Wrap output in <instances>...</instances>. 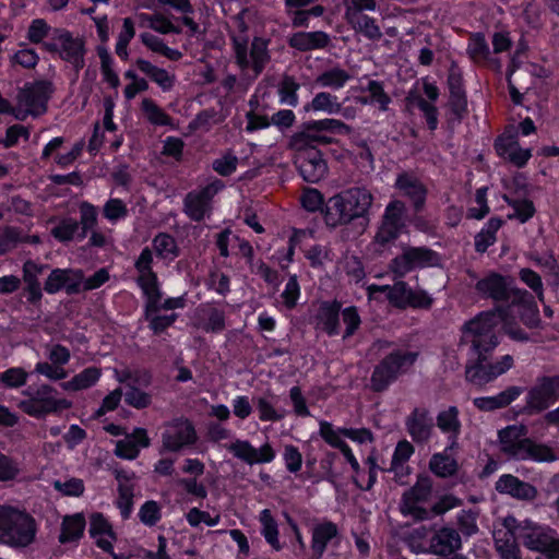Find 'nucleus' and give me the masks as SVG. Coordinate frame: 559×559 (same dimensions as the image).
Returning <instances> with one entry per match:
<instances>
[{
	"label": "nucleus",
	"mask_w": 559,
	"mask_h": 559,
	"mask_svg": "<svg viewBox=\"0 0 559 559\" xmlns=\"http://www.w3.org/2000/svg\"><path fill=\"white\" fill-rule=\"evenodd\" d=\"M500 452L514 461H535L550 463L559 460V448L538 443L527 437L524 425H511L498 432Z\"/></svg>",
	"instance_id": "nucleus-1"
},
{
	"label": "nucleus",
	"mask_w": 559,
	"mask_h": 559,
	"mask_svg": "<svg viewBox=\"0 0 559 559\" xmlns=\"http://www.w3.org/2000/svg\"><path fill=\"white\" fill-rule=\"evenodd\" d=\"M506 316V309L484 311L462 326L460 345H467L473 357H486L498 346L499 340L495 333L499 320Z\"/></svg>",
	"instance_id": "nucleus-2"
},
{
	"label": "nucleus",
	"mask_w": 559,
	"mask_h": 559,
	"mask_svg": "<svg viewBox=\"0 0 559 559\" xmlns=\"http://www.w3.org/2000/svg\"><path fill=\"white\" fill-rule=\"evenodd\" d=\"M37 524L35 519L11 506H0V544L14 549H23L36 539Z\"/></svg>",
	"instance_id": "nucleus-3"
},
{
	"label": "nucleus",
	"mask_w": 559,
	"mask_h": 559,
	"mask_svg": "<svg viewBox=\"0 0 559 559\" xmlns=\"http://www.w3.org/2000/svg\"><path fill=\"white\" fill-rule=\"evenodd\" d=\"M153 252L148 247H145L138 260L135 261V269L139 272L138 284L142 288L147 298L145 306V316L148 318L151 314L156 313L160 309H176L183 307V299L168 298L160 304L162 294L158 288L157 276L152 270Z\"/></svg>",
	"instance_id": "nucleus-4"
},
{
	"label": "nucleus",
	"mask_w": 559,
	"mask_h": 559,
	"mask_svg": "<svg viewBox=\"0 0 559 559\" xmlns=\"http://www.w3.org/2000/svg\"><path fill=\"white\" fill-rule=\"evenodd\" d=\"M418 356L417 352L402 348L393 349L373 367L370 377V389L376 393L388 390L400 377L413 369Z\"/></svg>",
	"instance_id": "nucleus-5"
},
{
	"label": "nucleus",
	"mask_w": 559,
	"mask_h": 559,
	"mask_svg": "<svg viewBox=\"0 0 559 559\" xmlns=\"http://www.w3.org/2000/svg\"><path fill=\"white\" fill-rule=\"evenodd\" d=\"M475 290L483 298L510 305L523 302L530 296L527 290L515 286L513 277L497 272H488L483 278L478 280L475 284Z\"/></svg>",
	"instance_id": "nucleus-6"
},
{
	"label": "nucleus",
	"mask_w": 559,
	"mask_h": 559,
	"mask_svg": "<svg viewBox=\"0 0 559 559\" xmlns=\"http://www.w3.org/2000/svg\"><path fill=\"white\" fill-rule=\"evenodd\" d=\"M22 394L27 399L19 402V408L35 418L72 407V402L67 399H58V391L49 384H40L37 389L28 388Z\"/></svg>",
	"instance_id": "nucleus-7"
},
{
	"label": "nucleus",
	"mask_w": 559,
	"mask_h": 559,
	"mask_svg": "<svg viewBox=\"0 0 559 559\" xmlns=\"http://www.w3.org/2000/svg\"><path fill=\"white\" fill-rule=\"evenodd\" d=\"M368 292L371 297H374L377 293H385L390 304L401 309L406 307L427 309L432 304V298L425 290H413L402 281L396 282L393 286L371 285Z\"/></svg>",
	"instance_id": "nucleus-8"
},
{
	"label": "nucleus",
	"mask_w": 559,
	"mask_h": 559,
	"mask_svg": "<svg viewBox=\"0 0 559 559\" xmlns=\"http://www.w3.org/2000/svg\"><path fill=\"white\" fill-rule=\"evenodd\" d=\"M447 84L450 94L448 100L450 114L447 122L453 129L462 122L467 114V97L463 84V73L455 61H452L449 68Z\"/></svg>",
	"instance_id": "nucleus-9"
},
{
	"label": "nucleus",
	"mask_w": 559,
	"mask_h": 559,
	"mask_svg": "<svg viewBox=\"0 0 559 559\" xmlns=\"http://www.w3.org/2000/svg\"><path fill=\"white\" fill-rule=\"evenodd\" d=\"M559 400V374L540 376L527 391L524 409L528 414L542 413Z\"/></svg>",
	"instance_id": "nucleus-10"
},
{
	"label": "nucleus",
	"mask_w": 559,
	"mask_h": 559,
	"mask_svg": "<svg viewBox=\"0 0 559 559\" xmlns=\"http://www.w3.org/2000/svg\"><path fill=\"white\" fill-rule=\"evenodd\" d=\"M236 63L241 70H246L252 66L255 76H258L265 66L269 63L271 56L267 49L269 41L254 37L250 47V59L248 58L247 39L238 37L233 38Z\"/></svg>",
	"instance_id": "nucleus-11"
},
{
	"label": "nucleus",
	"mask_w": 559,
	"mask_h": 559,
	"mask_svg": "<svg viewBox=\"0 0 559 559\" xmlns=\"http://www.w3.org/2000/svg\"><path fill=\"white\" fill-rule=\"evenodd\" d=\"M522 534V544L530 550L544 554L549 559H559V536L548 526L531 521Z\"/></svg>",
	"instance_id": "nucleus-12"
},
{
	"label": "nucleus",
	"mask_w": 559,
	"mask_h": 559,
	"mask_svg": "<svg viewBox=\"0 0 559 559\" xmlns=\"http://www.w3.org/2000/svg\"><path fill=\"white\" fill-rule=\"evenodd\" d=\"M432 489V481L429 476L420 475L416 484L405 491L402 497L401 512L411 515L417 521L431 518V511L419 506L429 499Z\"/></svg>",
	"instance_id": "nucleus-13"
},
{
	"label": "nucleus",
	"mask_w": 559,
	"mask_h": 559,
	"mask_svg": "<svg viewBox=\"0 0 559 559\" xmlns=\"http://www.w3.org/2000/svg\"><path fill=\"white\" fill-rule=\"evenodd\" d=\"M53 91L55 87L50 81L39 80L26 83L17 92V105L29 108L31 116L38 117L47 111V104Z\"/></svg>",
	"instance_id": "nucleus-14"
},
{
	"label": "nucleus",
	"mask_w": 559,
	"mask_h": 559,
	"mask_svg": "<svg viewBox=\"0 0 559 559\" xmlns=\"http://www.w3.org/2000/svg\"><path fill=\"white\" fill-rule=\"evenodd\" d=\"M490 354L486 357H474L475 362L466 366L465 377L466 380L476 385L484 386L493 381L496 378L508 371L513 366V358L511 355H506L496 364H485Z\"/></svg>",
	"instance_id": "nucleus-15"
},
{
	"label": "nucleus",
	"mask_w": 559,
	"mask_h": 559,
	"mask_svg": "<svg viewBox=\"0 0 559 559\" xmlns=\"http://www.w3.org/2000/svg\"><path fill=\"white\" fill-rule=\"evenodd\" d=\"M438 254L426 247H405L402 254L395 257L390 264L391 271L397 276H404L416 267L435 265Z\"/></svg>",
	"instance_id": "nucleus-16"
},
{
	"label": "nucleus",
	"mask_w": 559,
	"mask_h": 559,
	"mask_svg": "<svg viewBox=\"0 0 559 559\" xmlns=\"http://www.w3.org/2000/svg\"><path fill=\"white\" fill-rule=\"evenodd\" d=\"M52 38L60 44L59 57L70 62L75 71L84 68L85 40L83 37H74L66 28H53Z\"/></svg>",
	"instance_id": "nucleus-17"
},
{
	"label": "nucleus",
	"mask_w": 559,
	"mask_h": 559,
	"mask_svg": "<svg viewBox=\"0 0 559 559\" xmlns=\"http://www.w3.org/2000/svg\"><path fill=\"white\" fill-rule=\"evenodd\" d=\"M296 153L295 165L305 181L316 183L325 176L328 166L321 151L308 150Z\"/></svg>",
	"instance_id": "nucleus-18"
},
{
	"label": "nucleus",
	"mask_w": 559,
	"mask_h": 559,
	"mask_svg": "<svg viewBox=\"0 0 559 559\" xmlns=\"http://www.w3.org/2000/svg\"><path fill=\"white\" fill-rule=\"evenodd\" d=\"M82 281V271L55 269L48 275L44 289L48 294H56L61 289H66L68 295H73L80 292Z\"/></svg>",
	"instance_id": "nucleus-19"
},
{
	"label": "nucleus",
	"mask_w": 559,
	"mask_h": 559,
	"mask_svg": "<svg viewBox=\"0 0 559 559\" xmlns=\"http://www.w3.org/2000/svg\"><path fill=\"white\" fill-rule=\"evenodd\" d=\"M461 548L462 538L456 528L442 526L432 531L429 554L439 557H448L455 554Z\"/></svg>",
	"instance_id": "nucleus-20"
},
{
	"label": "nucleus",
	"mask_w": 559,
	"mask_h": 559,
	"mask_svg": "<svg viewBox=\"0 0 559 559\" xmlns=\"http://www.w3.org/2000/svg\"><path fill=\"white\" fill-rule=\"evenodd\" d=\"M405 427L414 442H427L433 429V419L429 409L426 407H415L406 417Z\"/></svg>",
	"instance_id": "nucleus-21"
},
{
	"label": "nucleus",
	"mask_w": 559,
	"mask_h": 559,
	"mask_svg": "<svg viewBox=\"0 0 559 559\" xmlns=\"http://www.w3.org/2000/svg\"><path fill=\"white\" fill-rule=\"evenodd\" d=\"M218 188L207 185L199 191L189 192L185 198V213L194 222H201L211 210V201Z\"/></svg>",
	"instance_id": "nucleus-22"
},
{
	"label": "nucleus",
	"mask_w": 559,
	"mask_h": 559,
	"mask_svg": "<svg viewBox=\"0 0 559 559\" xmlns=\"http://www.w3.org/2000/svg\"><path fill=\"white\" fill-rule=\"evenodd\" d=\"M495 489L501 495H509L521 501H533L538 496L535 486L512 474L501 475L496 481Z\"/></svg>",
	"instance_id": "nucleus-23"
},
{
	"label": "nucleus",
	"mask_w": 559,
	"mask_h": 559,
	"mask_svg": "<svg viewBox=\"0 0 559 559\" xmlns=\"http://www.w3.org/2000/svg\"><path fill=\"white\" fill-rule=\"evenodd\" d=\"M227 450L249 465L270 463L275 457V452L270 443H264L261 448L255 449L249 441L236 440L227 445Z\"/></svg>",
	"instance_id": "nucleus-24"
},
{
	"label": "nucleus",
	"mask_w": 559,
	"mask_h": 559,
	"mask_svg": "<svg viewBox=\"0 0 559 559\" xmlns=\"http://www.w3.org/2000/svg\"><path fill=\"white\" fill-rule=\"evenodd\" d=\"M195 440L194 427L188 420L176 421L163 433V447L173 452L179 451L185 445L193 444Z\"/></svg>",
	"instance_id": "nucleus-25"
},
{
	"label": "nucleus",
	"mask_w": 559,
	"mask_h": 559,
	"mask_svg": "<svg viewBox=\"0 0 559 559\" xmlns=\"http://www.w3.org/2000/svg\"><path fill=\"white\" fill-rule=\"evenodd\" d=\"M47 269L48 265L36 263L33 260H27L23 264L24 293L26 294L27 301L32 305H38L43 298V290L38 278Z\"/></svg>",
	"instance_id": "nucleus-26"
},
{
	"label": "nucleus",
	"mask_w": 559,
	"mask_h": 559,
	"mask_svg": "<svg viewBox=\"0 0 559 559\" xmlns=\"http://www.w3.org/2000/svg\"><path fill=\"white\" fill-rule=\"evenodd\" d=\"M353 219L367 218L373 197L364 187H354L341 192Z\"/></svg>",
	"instance_id": "nucleus-27"
},
{
	"label": "nucleus",
	"mask_w": 559,
	"mask_h": 559,
	"mask_svg": "<svg viewBox=\"0 0 559 559\" xmlns=\"http://www.w3.org/2000/svg\"><path fill=\"white\" fill-rule=\"evenodd\" d=\"M122 440L116 442V456L124 460H134L139 456L140 448H148L151 440L144 428H135L131 433H124Z\"/></svg>",
	"instance_id": "nucleus-28"
},
{
	"label": "nucleus",
	"mask_w": 559,
	"mask_h": 559,
	"mask_svg": "<svg viewBox=\"0 0 559 559\" xmlns=\"http://www.w3.org/2000/svg\"><path fill=\"white\" fill-rule=\"evenodd\" d=\"M289 47L307 52L317 49H325L331 45V37L323 31L297 32L288 38Z\"/></svg>",
	"instance_id": "nucleus-29"
},
{
	"label": "nucleus",
	"mask_w": 559,
	"mask_h": 559,
	"mask_svg": "<svg viewBox=\"0 0 559 559\" xmlns=\"http://www.w3.org/2000/svg\"><path fill=\"white\" fill-rule=\"evenodd\" d=\"M395 187L412 200L415 212L423 211L427 189L418 178L407 173L400 174L396 178Z\"/></svg>",
	"instance_id": "nucleus-30"
},
{
	"label": "nucleus",
	"mask_w": 559,
	"mask_h": 559,
	"mask_svg": "<svg viewBox=\"0 0 559 559\" xmlns=\"http://www.w3.org/2000/svg\"><path fill=\"white\" fill-rule=\"evenodd\" d=\"M322 213L325 224L331 228L347 225L354 221L341 192L325 202Z\"/></svg>",
	"instance_id": "nucleus-31"
},
{
	"label": "nucleus",
	"mask_w": 559,
	"mask_h": 559,
	"mask_svg": "<svg viewBox=\"0 0 559 559\" xmlns=\"http://www.w3.org/2000/svg\"><path fill=\"white\" fill-rule=\"evenodd\" d=\"M437 427L445 435L450 441L447 450H453L457 447V439L461 433V421L459 419V409L456 406H449L437 415Z\"/></svg>",
	"instance_id": "nucleus-32"
},
{
	"label": "nucleus",
	"mask_w": 559,
	"mask_h": 559,
	"mask_svg": "<svg viewBox=\"0 0 559 559\" xmlns=\"http://www.w3.org/2000/svg\"><path fill=\"white\" fill-rule=\"evenodd\" d=\"M523 388L512 385L495 396L476 397L474 400V405L479 411L492 412L510 405L523 393Z\"/></svg>",
	"instance_id": "nucleus-33"
},
{
	"label": "nucleus",
	"mask_w": 559,
	"mask_h": 559,
	"mask_svg": "<svg viewBox=\"0 0 559 559\" xmlns=\"http://www.w3.org/2000/svg\"><path fill=\"white\" fill-rule=\"evenodd\" d=\"M341 304L337 301H324L320 305L317 319V328L328 335H336L340 330Z\"/></svg>",
	"instance_id": "nucleus-34"
},
{
	"label": "nucleus",
	"mask_w": 559,
	"mask_h": 559,
	"mask_svg": "<svg viewBox=\"0 0 559 559\" xmlns=\"http://www.w3.org/2000/svg\"><path fill=\"white\" fill-rule=\"evenodd\" d=\"M345 16L352 27L361 33L365 37L370 40H379L382 37L380 27L376 24V21L368 15L356 11H346Z\"/></svg>",
	"instance_id": "nucleus-35"
},
{
	"label": "nucleus",
	"mask_w": 559,
	"mask_h": 559,
	"mask_svg": "<svg viewBox=\"0 0 559 559\" xmlns=\"http://www.w3.org/2000/svg\"><path fill=\"white\" fill-rule=\"evenodd\" d=\"M338 530L333 522H323L318 524L312 530L311 549L316 559H320L328 546V543L336 537Z\"/></svg>",
	"instance_id": "nucleus-36"
},
{
	"label": "nucleus",
	"mask_w": 559,
	"mask_h": 559,
	"mask_svg": "<svg viewBox=\"0 0 559 559\" xmlns=\"http://www.w3.org/2000/svg\"><path fill=\"white\" fill-rule=\"evenodd\" d=\"M312 121L302 123L301 130L296 132L290 138V147L296 152H304L308 150H318V141L320 131L311 127Z\"/></svg>",
	"instance_id": "nucleus-37"
},
{
	"label": "nucleus",
	"mask_w": 559,
	"mask_h": 559,
	"mask_svg": "<svg viewBox=\"0 0 559 559\" xmlns=\"http://www.w3.org/2000/svg\"><path fill=\"white\" fill-rule=\"evenodd\" d=\"M152 246L155 254L163 260L174 261L180 253L176 239L167 233L157 234Z\"/></svg>",
	"instance_id": "nucleus-38"
},
{
	"label": "nucleus",
	"mask_w": 559,
	"mask_h": 559,
	"mask_svg": "<svg viewBox=\"0 0 559 559\" xmlns=\"http://www.w3.org/2000/svg\"><path fill=\"white\" fill-rule=\"evenodd\" d=\"M84 528L85 519L82 514L78 513L64 516L59 542L61 544H67L69 542L78 540L83 535Z\"/></svg>",
	"instance_id": "nucleus-39"
},
{
	"label": "nucleus",
	"mask_w": 559,
	"mask_h": 559,
	"mask_svg": "<svg viewBox=\"0 0 559 559\" xmlns=\"http://www.w3.org/2000/svg\"><path fill=\"white\" fill-rule=\"evenodd\" d=\"M100 377V369L88 367L75 374L70 381L62 382L61 388L66 391H81L94 385Z\"/></svg>",
	"instance_id": "nucleus-40"
},
{
	"label": "nucleus",
	"mask_w": 559,
	"mask_h": 559,
	"mask_svg": "<svg viewBox=\"0 0 559 559\" xmlns=\"http://www.w3.org/2000/svg\"><path fill=\"white\" fill-rule=\"evenodd\" d=\"M136 67L140 71L148 75L164 91H168L173 87L175 78L170 76L165 69H160L144 59H138Z\"/></svg>",
	"instance_id": "nucleus-41"
},
{
	"label": "nucleus",
	"mask_w": 559,
	"mask_h": 559,
	"mask_svg": "<svg viewBox=\"0 0 559 559\" xmlns=\"http://www.w3.org/2000/svg\"><path fill=\"white\" fill-rule=\"evenodd\" d=\"M516 306L520 308L519 318L526 328L537 329L540 326L542 320L539 317V310L537 305L534 302L532 294H530L526 300L519 302Z\"/></svg>",
	"instance_id": "nucleus-42"
},
{
	"label": "nucleus",
	"mask_w": 559,
	"mask_h": 559,
	"mask_svg": "<svg viewBox=\"0 0 559 559\" xmlns=\"http://www.w3.org/2000/svg\"><path fill=\"white\" fill-rule=\"evenodd\" d=\"M495 546L501 559H521L520 548L516 544L519 538H513L512 535H501V531L493 533Z\"/></svg>",
	"instance_id": "nucleus-43"
},
{
	"label": "nucleus",
	"mask_w": 559,
	"mask_h": 559,
	"mask_svg": "<svg viewBox=\"0 0 559 559\" xmlns=\"http://www.w3.org/2000/svg\"><path fill=\"white\" fill-rule=\"evenodd\" d=\"M431 534L424 525L414 528L406 539L409 549L415 554H429Z\"/></svg>",
	"instance_id": "nucleus-44"
},
{
	"label": "nucleus",
	"mask_w": 559,
	"mask_h": 559,
	"mask_svg": "<svg viewBox=\"0 0 559 559\" xmlns=\"http://www.w3.org/2000/svg\"><path fill=\"white\" fill-rule=\"evenodd\" d=\"M429 467L433 474L439 477H450L457 471V462L448 454H433L429 462Z\"/></svg>",
	"instance_id": "nucleus-45"
},
{
	"label": "nucleus",
	"mask_w": 559,
	"mask_h": 559,
	"mask_svg": "<svg viewBox=\"0 0 559 559\" xmlns=\"http://www.w3.org/2000/svg\"><path fill=\"white\" fill-rule=\"evenodd\" d=\"M349 79L350 74L347 71L335 67L318 75L316 79V84L322 87H331L337 90L343 87Z\"/></svg>",
	"instance_id": "nucleus-46"
},
{
	"label": "nucleus",
	"mask_w": 559,
	"mask_h": 559,
	"mask_svg": "<svg viewBox=\"0 0 559 559\" xmlns=\"http://www.w3.org/2000/svg\"><path fill=\"white\" fill-rule=\"evenodd\" d=\"M79 222L72 217H66L60 219L55 227L51 229L53 238L61 242H68L78 238L80 234Z\"/></svg>",
	"instance_id": "nucleus-47"
},
{
	"label": "nucleus",
	"mask_w": 559,
	"mask_h": 559,
	"mask_svg": "<svg viewBox=\"0 0 559 559\" xmlns=\"http://www.w3.org/2000/svg\"><path fill=\"white\" fill-rule=\"evenodd\" d=\"M305 109L308 110H314V111H325L330 115L337 114L342 109V105L336 103V96H333L330 93L321 92L318 93L311 100L310 104H308Z\"/></svg>",
	"instance_id": "nucleus-48"
},
{
	"label": "nucleus",
	"mask_w": 559,
	"mask_h": 559,
	"mask_svg": "<svg viewBox=\"0 0 559 559\" xmlns=\"http://www.w3.org/2000/svg\"><path fill=\"white\" fill-rule=\"evenodd\" d=\"M260 521L262 524V535L265 540L275 549L280 550L282 548L278 540V530L277 524L274 518L271 514L269 509H264L261 512Z\"/></svg>",
	"instance_id": "nucleus-49"
},
{
	"label": "nucleus",
	"mask_w": 559,
	"mask_h": 559,
	"mask_svg": "<svg viewBox=\"0 0 559 559\" xmlns=\"http://www.w3.org/2000/svg\"><path fill=\"white\" fill-rule=\"evenodd\" d=\"M300 85L290 75H284L278 84V96L282 104L296 107L298 105L297 91Z\"/></svg>",
	"instance_id": "nucleus-50"
},
{
	"label": "nucleus",
	"mask_w": 559,
	"mask_h": 559,
	"mask_svg": "<svg viewBox=\"0 0 559 559\" xmlns=\"http://www.w3.org/2000/svg\"><path fill=\"white\" fill-rule=\"evenodd\" d=\"M401 231L402 229L396 227V225H392L382 218L373 239L374 245L379 247L377 250L382 251V249H384L388 245L395 241L399 238Z\"/></svg>",
	"instance_id": "nucleus-51"
},
{
	"label": "nucleus",
	"mask_w": 559,
	"mask_h": 559,
	"mask_svg": "<svg viewBox=\"0 0 559 559\" xmlns=\"http://www.w3.org/2000/svg\"><path fill=\"white\" fill-rule=\"evenodd\" d=\"M140 19L147 23V26L155 32H158L160 34H180L181 28L174 25L167 17H165L163 14H140Z\"/></svg>",
	"instance_id": "nucleus-52"
},
{
	"label": "nucleus",
	"mask_w": 559,
	"mask_h": 559,
	"mask_svg": "<svg viewBox=\"0 0 559 559\" xmlns=\"http://www.w3.org/2000/svg\"><path fill=\"white\" fill-rule=\"evenodd\" d=\"M80 234L78 239H84L90 230H92L97 224V211L96 207L88 202H82L80 204Z\"/></svg>",
	"instance_id": "nucleus-53"
},
{
	"label": "nucleus",
	"mask_w": 559,
	"mask_h": 559,
	"mask_svg": "<svg viewBox=\"0 0 559 559\" xmlns=\"http://www.w3.org/2000/svg\"><path fill=\"white\" fill-rule=\"evenodd\" d=\"M28 378L24 368L12 367L0 373V386L4 389H17L23 386Z\"/></svg>",
	"instance_id": "nucleus-54"
},
{
	"label": "nucleus",
	"mask_w": 559,
	"mask_h": 559,
	"mask_svg": "<svg viewBox=\"0 0 559 559\" xmlns=\"http://www.w3.org/2000/svg\"><path fill=\"white\" fill-rule=\"evenodd\" d=\"M141 107L151 123L156 126L171 124V118L153 99L144 98Z\"/></svg>",
	"instance_id": "nucleus-55"
},
{
	"label": "nucleus",
	"mask_w": 559,
	"mask_h": 559,
	"mask_svg": "<svg viewBox=\"0 0 559 559\" xmlns=\"http://www.w3.org/2000/svg\"><path fill=\"white\" fill-rule=\"evenodd\" d=\"M21 474L19 462L0 451V481L8 483L15 480Z\"/></svg>",
	"instance_id": "nucleus-56"
},
{
	"label": "nucleus",
	"mask_w": 559,
	"mask_h": 559,
	"mask_svg": "<svg viewBox=\"0 0 559 559\" xmlns=\"http://www.w3.org/2000/svg\"><path fill=\"white\" fill-rule=\"evenodd\" d=\"M407 99H412V102L423 111L429 130L435 131L438 126V108L419 95L414 97L408 96Z\"/></svg>",
	"instance_id": "nucleus-57"
},
{
	"label": "nucleus",
	"mask_w": 559,
	"mask_h": 559,
	"mask_svg": "<svg viewBox=\"0 0 559 559\" xmlns=\"http://www.w3.org/2000/svg\"><path fill=\"white\" fill-rule=\"evenodd\" d=\"M414 453V447L407 440L397 442L395 451L392 456L390 471L397 474L399 468L403 469V464L408 461L411 455Z\"/></svg>",
	"instance_id": "nucleus-58"
},
{
	"label": "nucleus",
	"mask_w": 559,
	"mask_h": 559,
	"mask_svg": "<svg viewBox=\"0 0 559 559\" xmlns=\"http://www.w3.org/2000/svg\"><path fill=\"white\" fill-rule=\"evenodd\" d=\"M119 497L117 506L120 509L121 516L128 519L131 514L133 507V485L120 484L118 486Z\"/></svg>",
	"instance_id": "nucleus-59"
},
{
	"label": "nucleus",
	"mask_w": 559,
	"mask_h": 559,
	"mask_svg": "<svg viewBox=\"0 0 559 559\" xmlns=\"http://www.w3.org/2000/svg\"><path fill=\"white\" fill-rule=\"evenodd\" d=\"M404 213L405 204L400 200H393L386 205L382 218L391 223L392 225H396V227L403 229L405 226L403 219Z\"/></svg>",
	"instance_id": "nucleus-60"
},
{
	"label": "nucleus",
	"mask_w": 559,
	"mask_h": 559,
	"mask_svg": "<svg viewBox=\"0 0 559 559\" xmlns=\"http://www.w3.org/2000/svg\"><path fill=\"white\" fill-rule=\"evenodd\" d=\"M124 402L134 408L141 409L150 406L152 399L148 393L141 391L134 384H128Z\"/></svg>",
	"instance_id": "nucleus-61"
},
{
	"label": "nucleus",
	"mask_w": 559,
	"mask_h": 559,
	"mask_svg": "<svg viewBox=\"0 0 559 559\" xmlns=\"http://www.w3.org/2000/svg\"><path fill=\"white\" fill-rule=\"evenodd\" d=\"M90 534L94 538L97 537L98 535H107L112 540H116L117 538L111 525L108 523V521L104 518L102 513H94L91 516Z\"/></svg>",
	"instance_id": "nucleus-62"
},
{
	"label": "nucleus",
	"mask_w": 559,
	"mask_h": 559,
	"mask_svg": "<svg viewBox=\"0 0 559 559\" xmlns=\"http://www.w3.org/2000/svg\"><path fill=\"white\" fill-rule=\"evenodd\" d=\"M51 27L44 19H35L32 21L27 29V39L32 44H40L48 36Z\"/></svg>",
	"instance_id": "nucleus-63"
},
{
	"label": "nucleus",
	"mask_w": 559,
	"mask_h": 559,
	"mask_svg": "<svg viewBox=\"0 0 559 559\" xmlns=\"http://www.w3.org/2000/svg\"><path fill=\"white\" fill-rule=\"evenodd\" d=\"M238 165V157L234 155L231 152H227L221 158H217L213 162V169L219 174L221 176H229L231 175Z\"/></svg>",
	"instance_id": "nucleus-64"
}]
</instances>
